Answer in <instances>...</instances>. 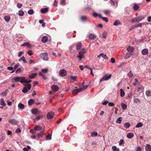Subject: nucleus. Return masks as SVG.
<instances>
[{
  "mask_svg": "<svg viewBox=\"0 0 151 151\" xmlns=\"http://www.w3.org/2000/svg\"><path fill=\"white\" fill-rule=\"evenodd\" d=\"M127 50L128 52H132L134 50V48L132 47L129 46L127 48Z\"/></svg>",
  "mask_w": 151,
  "mask_h": 151,
  "instance_id": "27",
  "label": "nucleus"
},
{
  "mask_svg": "<svg viewBox=\"0 0 151 151\" xmlns=\"http://www.w3.org/2000/svg\"><path fill=\"white\" fill-rule=\"evenodd\" d=\"M28 54L30 56H31L33 54V53L31 50H29L27 52Z\"/></svg>",
  "mask_w": 151,
  "mask_h": 151,
  "instance_id": "57",
  "label": "nucleus"
},
{
  "mask_svg": "<svg viewBox=\"0 0 151 151\" xmlns=\"http://www.w3.org/2000/svg\"><path fill=\"white\" fill-rule=\"evenodd\" d=\"M18 15L19 16H22L24 14V12L22 10H19L18 11Z\"/></svg>",
  "mask_w": 151,
  "mask_h": 151,
  "instance_id": "39",
  "label": "nucleus"
},
{
  "mask_svg": "<svg viewBox=\"0 0 151 151\" xmlns=\"http://www.w3.org/2000/svg\"><path fill=\"white\" fill-rule=\"evenodd\" d=\"M124 140L123 139L120 140V142H119V145L120 146H123Z\"/></svg>",
  "mask_w": 151,
  "mask_h": 151,
  "instance_id": "52",
  "label": "nucleus"
},
{
  "mask_svg": "<svg viewBox=\"0 0 151 151\" xmlns=\"http://www.w3.org/2000/svg\"><path fill=\"white\" fill-rule=\"evenodd\" d=\"M134 136V134L132 133H129L127 135V137L128 138H131Z\"/></svg>",
  "mask_w": 151,
  "mask_h": 151,
  "instance_id": "24",
  "label": "nucleus"
},
{
  "mask_svg": "<svg viewBox=\"0 0 151 151\" xmlns=\"http://www.w3.org/2000/svg\"><path fill=\"white\" fill-rule=\"evenodd\" d=\"M134 102L136 104L139 103L141 102L140 100L138 99L135 98L134 99Z\"/></svg>",
  "mask_w": 151,
  "mask_h": 151,
  "instance_id": "33",
  "label": "nucleus"
},
{
  "mask_svg": "<svg viewBox=\"0 0 151 151\" xmlns=\"http://www.w3.org/2000/svg\"><path fill=\"white\" fill-rule=\"evenodd\" d=\"M4 18L5 20L7 22H9L10 19V17L9 16L7 15L5 16L4 17Z\"/></svg>",
  "mask_w": 151,
  "mask_h": 151,
  "instance_id": "23",
  "label": "nucleus"
},
{
  "mask_svg": "<svg viewBox=\"0 0 151 151\" xmlns=\"http://www.w3.org/2000/svg\"><path fill=\"white\" fill-rule=\"evenodd\" d=\"M59 75L61 76H66L67 75V72L65 70H61L59 71Z\"/></svg>",
  "mask_w": 151,
  "mask_h": 151,
  "instance_id": "9",
  "label": "nucleus"
},
{
  "mask_svg": "<svg viewBox=\"0 0 151 151\" xmlns=\"http://www.w3.org/2000/svg\"><path fill=\"white\" fill-rule=\"evenodd\" d=\"M43 115L39 116H37V118H36V119H34V120L35 122L36 121H38L40 119H43Z\"/></svg>",
  "mask_w": 151,
  "mask_h": 151,
  "instance_id": "25",
  "label": "nucleus"
},
{
  "mask_svg": "<svg viewBox=\"0 0 151 151\" xmlns=\"http://www.w3.org/2000/svg\"><path fill=\"white\" fill-rule=\"evenodd\" d=\"M82 91L80 89H75L73 90L72 91V94L73 95H76L77 93Z\"/></svg>",
  "mask_w": 151,
  "mask_h": 151,
  "instance_id": "8",
  "label": "nucleus"
},
{
  "mask_svg": "<svg viewBox=\"0 0 151 151\" xmlns=\"http://www.w3.org/2000/svg\"><path fill=\"white\" fill-rule=\"evenodd\" d=\"M24 53V52L22 51H20L19 52L18 56L19 57H20L21 55Z\"/></svg>",
  "mask_w": 151,
  "mask_h": 151,
  "instance_id": "64",
  "label": "nucleus"
},
{
  "mask_svg": "<svg viewBox=\"0 0 151 151\" xmlns=\"http://www.w3.org/2000/svg\"><path fill=\"white\" fill-rule=\"evenodd\" d=\"M91 135L92 136H97L98 134L96 132H93L91 133Z\"/></svg>",
  "mask_w": 151,
  "mask_h": 151,
  "instance_id": "62",
  "label": "nucleus"
},
{
  "mask_svg": "<svg viewBox=\"0 0 151 151\" xmlns=\"http://www.w3.org/2000/svg\"><path fill=\"white\" fill-rule=\"evenodd\" d=\"M96 38V36L93 34H90L89 36L90 40H94Z\"/></svg>",
  "mask_w": 151,
  "mask_h": 151,
  "instance_id": "21",
  "label": "nucleus"
},
{
  "mask_svg": "<svg viewBox=\"0 0 151 151\" xmlns=\"http://www.w3.org/2000/svg\"><path fill=\"white\" fill-rule=\"evenodd\" d=\"M145 23H139L138 24H137L136 25H135V27H141L142 24H145Z\"/></svg>",
  "mask_w": 151,
  "mask_h": 151,
  "instance_id": "44",
  "label": "nucleus"
},
{
  "mask_svg": "<svg viewBox=\"0 0 151 151\" xmlns=\"http://www.w3.org/2000/svg\"><path fill=\"white\" fill-rule=\"evenodd\" d=\"M23 68H20L18 69L16 71V73H19L21 72Z\"/></svg>",
  "mask_w": 151,
  "mask_h": 151,
  "instance_id": "56",
  "label": "nucleus"
},
{
  "mask_svg": "<svg viewBox=\"0 0 151 151\" xmlns=\"http://www.w3.org/2000/svg\"><path fill=\"white\" fill-rule=\"evenodd\" d=\"M51 139V135L50 134H49L48 135L46 136V140H49Z\"/></svg>",
  "mask_w": 151,
  "mask_h": 151,
  "instance_id": "45",
  "label": "nucleus"
},
{
  "mask_svg": "<svg viewBox=\"0 0 151 151\" xmlns=\"http://www.w3.org/2000/svg\"><path fill=\"white\" fill-rule=\"evenodd\" d=\"M130 126V124L128 123H125L124 126L126 129L128 128Z\"/></svg>",
  "mask_w": 151,
  "mask_h": 151,
  "instance_id": "43",
  "label": "nucleus"
},
{
  "mask_svg": "<svg viewBox=\"0 0 151 151\" xmlns=\"http://www.w3.org/2000/svg\"><path fill=\"white\" fill-rule=\"evenodd\" d=\"M34 101L33 99H30L28 102V104L29 106H30L34 104Z\"/></svg>",
  "mask_w": 151,
  "mask_h": 151,
  "instance_id": "22",
  "label": "nucleus"
},
{
  "mask_svg": "<svg viewBox=\"0 0 151 151\" xmlns=\"http://www.w3.org/2000/svg\"><path fill=\"white\" fill-rule=\"evenodd\" d=\"M82 47V43L81 42H78L73 44L71 47V50L76 49L77 50H80Z\"/></svg>",
  "mask_w": 151,
  "mask_h": 151,
  "instance_id": "3",
  "label": "nucleus"
},
{
  "mask_svg": "<svg viewBox=\"0 0 151 151\" xmlns=\"http://www.w3.org/2000/svg\"><path fill=\"white\" fill-rule=\"evenodd\" d=\"M100 18H101L102 19V20L105 21L106 22H107L108 21V20L107 17H103L101 16H100Z\"/></svg>",
  "mask_w": 151,
  "mask_h": 151,
  "instance_id": "42",
  "label": "nucleus"
},
{
  "mask_svg": "<svg viewBox=\"0 0 151 151\" xmlns=\"http://www.w3.org/2000/svg\"><path fill=\"white\" fill-rule=\"evenodd\" d=\"M28 13L29 14L32 15L33 14L34 11L32 9H30L28 11Z\"/></svg>",
  "mask_w": 151,
  "mask_h": 151,
  "instance_id": "51",
  "label": "nucleus"
},
{
  "mask_svg": "<svg viewBox=\"0 0 151 151\" xmlns=\"http://www.w3.org/2000/svg\"><path fill=\"white\" fill-rule=\"evenodd\" d=\"M18 107L19 108H20V109H22L24 108V104L19 103V104H18Z\"/></svg>",
  "mask_w": 151,
  "mask_h": 151,
  "instance_id": "32",
  "label": "nucleus"
},
{
  "mask_svg": "<svg viewBox=\"0 0 151 151\" xmlns=\"http://www.w3.org/2000/svg\"><path fill=\"white\" fill-rule=\"evenodd\" d=\"M145 17L144 15L139 16L136 17V18H134L132 19V23H136L138 22L143 19L145 18Z\"/></svg>",
  "mask_w": 151,
  "mask_h": 151,
  "instance_id": "4",
  "label": "nucleus"
},
{
  "mask_svg": "<svg viewBox=\"0 0 151 151\" xmlns=\"http://www.w3.org/2000/svg\"><path fill=\"white\" fill-rule=\"evenodd\" d=\"M32 113L34 114H36L39 113L37 109H33L31 110Z\"/></svg>",
  "mask_w": 151,
  "mask_h": 151,
  "instance_id": "18",
  "label": "nucleus"
},
{
  "mask_svg": "<svg viewBox=\"0 0 151 151\" xmlns=\"http://www.w3.org/2000/svg\"><path fill=\"white\" fill-rule=\"evenodd\" d=\"M111 77V76H104L103 77V78L100 79V82H101L103 81L104 80H109V79H110Z\"/></svg>",
  "mask_w": 151,
  "mask_h": 151,
  "instance_id": "11",
  "label": "nucleus"
},
{
  "mask_svg": "<svg viewBox=\"0 0 151 151\" xmlns=\"http://www.w3.org/2000/svg\"><path fill=\"white\" fill-rule=\"evenodd\" d=\"M22 6V4H21L18 3L17 4V6L18 8H21Z\"/></svg>",
  "mask_w": 151,
  "mask_h": 151,
  "instance_id": "63",
  "label": "nucleus"
},
{
  "mask_svg": "<svg viewBox=\"0 0 151 151\" xmlns=\"http://www.w3.org/2000/svg\"><path fill=\"white\" fill-rule=\"evenodd\" d=\"M87 19V17L86 16H82L81 17V19L82 21H84Z\"/></svg>",
  "mask_w": 151,
  "mask_h": 151,
  "instance_id": "48",
  "label": "nucleus"
},
{
  "mask_svg": "<svg viewBox=\"0 0 151 151\" xmlns=\"http://www.w3.org/2000/svg\"><path fill=\"white\" fill-rule=\"evenodd\" d=\"M21 46H27L29 48H30L32 47L31 45L29 42L24 43L23 44H22Z\"/></svg>",
  "mask_w": 151,
  "mask_h": 151,
  "instance_id": "15",
  "label": "nucleus"
},
{
  "mask_svg": "<svg viewBox=\"0 0 151 151\" xmlns=\"http://www.w3.org/2000/svg\"><path fill=\"white\" fill-rule=\"evenodd\" d=\"M120 91V96L122 97H123L125 95V93L123 89H121Z\"/></svg>",
  "mask_w": 151,
  "mask_h": 151,
  "instance_id": "31",
  "label": "nucleus"
},
{
  "mask_svg": "<svg viewBox=\"0 0 151 151\" xmlns=\"http://www.w3.org/2000/svg\"><path fill=\"white\" fill-rule=\"evenodd\" d=\"M51 88L52 90H53V91L55 92L57 91L58 89H59V87L58 86L55 85L52 86Z\"/></svg>",
  "mask_w": 151,
  "mask_h": 151,
  "instance_id": "13",
  "label": "nucleus"
},
{
  "mask_svg": "<svg viewBox=\"0 0 151 151\" xmlns=\"http://www.w3.org/2000/svg\"><path fill=\"white\" fill-rule=\"evenodd\" d=\"M138 83V81L137 79H135L134 80L133 84L134 85H136Z\"/></svg>",
  "mask_w": 151,
  "mask_h": 151,
  "instance_id": "59",
  "label": "nucleus"
},
{
  "mask_svg": "<svg viewBox=\"0 0 151 151\" xmlns=\"http://www.w3.org/2000/svg\"><path fill=\"white\" fill-rule=\"evenodd\" d=\"M100 55H101V57H102L105 59L107 60L108 58V57L106 56V55L105 54H104V53H100Z\"/></svg>",
  "mask_w": 151,
  "mask_h": 151,
  "instance_id": "26",
  "label": "nucleus"
},
{
  "mask_svg": "<svg viewBox=\"0 0 151 151\" xmlns=\"http://www.w3.org/2000/svg\"><path fill=\"white\" fill-rule=\"evenodd\" d=\"M88 87V85H86L84 86L83 87L79 89H81V91H83L86 89H87Z\"/></svg>",
  "mask_w": 151,
  "mask_h": 151,
  "instance_id": "41",
  "label": "nucleus"
},
{
  "mask_svg": "<svg viewBox=\"0 0 151 151\" xmlns=\"http://www.w3.org/2000/svg\"><path fill=\"white\" fill-rule=\"evenodd\" d=\"M54 112H50L47 113L46 117L47 119H53L54 117Z\"/></svg>",
  "mask_w": 151,
  "mask_h": 151,
  "instance_id": "7",
  "label": "nucleus"
},
{
  "mask_svg": "<svg viewBox=\"0 0 151 151\" xmlns=\"http://www.w3.org/2000/svg\"><path fill=\"white\" fill-rule=\"evenodd\" d=\"M44 131L42 130V131H41L40 133L37 134V137L39 138H42L44 134Z\"/></svg>",
  "mask_w": 151,
  "mask_h": 151,
  "instance_id": "12",
  "label": "nucleus"
},
{
  "mask_svg": "<svg viewBox=\"0 0 151 151\" xmlns=\"http://www.w3.org/2000/svg\"><path fill=\"white\" fill-rule=\"evenodd\" d=\"M114 104L112 102H110L108 103V105L110 106H114Z\"/></svg>",
  "mask_w": 151,
  "mask_h": 151,
  "instance_id": "60",
  "label": "nucleus"
},
{
  "mask_svg": "<svg viewBox=\"0 0 151 151\" xmlns=\"http://www.w3.org/2000/svg\"><path fill=\"white\" fill-rule=\"evenodd\" d=\"M132 55V54L131 53H127L125 56V58H130Z\"/></svg>",
  "mask_w": 151,
  "mask_h": 151,
  "instance_id": "47",
  "label": "nucleus"
},
{
  "mask_svg": "<svg viewBox=\"0 0 151 151\" xmlns=\"http://www.w3.org/2000/svg\"><path fill=\"white\" fill-rule=\"evenodd\" d=\"M110 3L111 4L112 6H114L115 5V4L114 2L113 1V0H111L109 1Z\"/></svg>",
  "mask_w": 151,
  "mask_h": 151,
  "instance_id": "54",
  "label": "nucleus"
},
{
  "mask_svg": "<svg viewBox=\"0 0 151 151\" xmlns=\"http://www.w3.org/2000/svg\"><path fill=\"white\" fill-rule=\"evenodd\" d=\"M122 117L119 118L118 119H117V120H116V123L120 124L122 120Z\"/></svg>",
  "mask_w": 151,
  "mask_h": 151,
  "instance_id": "36",
  "label": "nucleus"
},
{
  "mask_svg": "<svg viewBox=\"0 0 151 151\" xmlns=\"http://www.w3.org/2000/svg\"><path fill=\"white\" fill-rule=\"evenodd\" d=\"M48 70L47 68L43 69L42 70V72L43 73H46L47 72Z\"/></svg>",
  "mask_w": 151,
  "mask_h": 151,
  "instance_id": "49",
  "label": "nucleus"
},
{
  "mask_svg": "<svg viewBox=\"0 0 151 151\" xmlns=\"http://www.w3.org/2000/svg\"><path fill=\"white\" fill-rule=\"evenodd\" d=\"M30 149V146H27V147H24L23 149V151H28V150Z\"/></svg>",
  "mask_w": 151,
  "mask_h": 151,
  "instance_id": "38",
  "label": "nucleus"
},
{
  "mask_svg": "<svg viewBox=\"0 0 151 151\" xmlns=\"http://www.w3.org/2000/svg\"><path fill=\"white\" fill-rule=\"evenodd\" d=\"M48 11V8H42L41 9L40 11L42 13H45Z\"/></svg>",
  "mask_w": 151,
  "mask_h": 151,
  "instance_id": "20",
  "label": "nucleus"
},
{
  "mask_svg": "<svg viewBox=\"0 0 151 151\" xmlns=\"http://www.w3.org/2000/svg\"><path fill=\"white\" fill-rule=\"evenodd\" d=\"M112 150L113 151H119V149L116 147L115 146H113L112 147Z\"/></svg>",
  "mask_w": 151,
  "mask_h": 151,
  "instance_id": "34",
  "label": "nucleus"
},
{
  "mask_svg": "<svg viewBox=\"0 0 151 151\" xmlns=\"http://www.w3.org/2000/svg\"><path fill=\"white\" fill-rule=\"evenodd\" d=\"M93 15L94 17H99L100 18V16H101V15L100 14H98L96 12L93 13Z\"/></svg>",
  "mask_w": 151,
  "mask_h": 151,
  "instance_id": "40",
  "label": "nucleus"
},
{
  "mask_svg": "<svg viewBox=\"0 0 151 151\" xmlns=\"http://www.w3.org/2000/svg\"><path fill=\"white\" fill-rule=\"evenodd\" d=\"M76 76H71L70 78V79L73 80V81H75L76 78Z\"/></svg>",
  "mask_w": 151,
  "mask_h": 151,
  "instance_id": "61",
  "label": "nucleus"
},
{
  "mask_svg": "<svg viewBox=\"0 0 151 151\" xmlns=\"http://www.w3.org/2000/svg\"><path fill=\"white\" fill-rule=\"evenodd\" d=\"M35 130H39L41 129V127L38 126H36L34 127Z\"/></svg>",
  "mask_w": 151,
  "mask_h": 151,
  "instance_id": "46",
  "label": "nucleus"
},
{
  "mask_svg": "<svg viewBox=\"0 0 151 151\" xmlns=\"http://www.w3.org/2000/svg\"><path fill=\"white\" fill-rule=\"evenodd\" d=\"M60 3L61 5H65L66 4L65 0H62L61 1Z\"/></svg>",
  "mask_w": 151,
  "mask_h": 151,
  "instance_id": "50",
  "label": "nucleus"
},
{
  "mask_svg": "<svg viewBox=\"0 0 151 151\" xmlns=\"http://www.w3.org/2000/svg\"><path fill=\"white\" fill-rule=\"evenodd\" d=\"M9 123H11L12 124H18V122L16 119H10L8 121Z\"/></svg>",
  "mask_w": 151,
  "mask_h": 151,
  "instance_id": "10",
  "label": "nucleus"
},
{
  "mask_svg": "<svg viewBox=\"0 0 151 151\" xmlns=\"http://www.w3.org/2000/svg\"><path fill=\"white\" fill-rule=\"evenodd\" d=\"M41 41L43 43H45L48 41V38L47 36H43L42 39Z\"/></svg>",
  "mask_w": 151,
  "mask_h": 151,
  "instance_id": "16",
  "label": "nucleus"
},
{
  "mask_svg": "<svg viewBox=\"0 0 151 151\" xmlns=\"http://www.w3.org/2000/svg\"><path fill=\"white\" fill-rule=\"evenodd\" d=\"M132 92H131L129 93V94L128 95L127 99H129L130 98H131V96H132Z\"/></svg>",
  "mask_w": 151,
  "mask_h": 151,
  "instance_id": "58",
  "label": "nucleus"
},
{
  "mask_svg": "<svg viewBox=\"0 0 151 151\" xmlns=\"http://www.w3.org/2000/svg\"><path fill=\"white\" fill-rule=\"evenodd\" d=\"M145 150L146 151H151V146L148 144H146L145 145Z\"/></svg>",
  "mask_w": 151,
  "mask_h": 151,
  "instance_id": "17",
  "label": "nucleus"
},
{
  "mask_svg": "<svg viewBox=\"0 0 151 151\" xmlns=\"http://www.w3.org/2000/svg\"><path fill=\"white\" fill-rule=\"evenodd\" d=\"M110 12V11L109 10H105L104 11V13L106 15H108Z\"/></svg>",
  "mask_w": 151,
  "mask_h": 151,
  "instance_id": "55",
  "label": "nucleus"
},
{
  "mask_svg": "<svg viewBox=\"0 0 151 151\" xmlns=\"http://www.w3.org/2000/svg\"><path fill=\"white\" fill-rule=\"evenodd\" d=\"M21 60H22L23 61L24 63H27V62L24 56H22L21 58Z\"/></svg>",
  "mask_w": 151,
  "mask_h": 151,
  "instance_id": "53",
  "label": "nucleus"
},
{
  "mask_svg": "<svg viewBox=\"0 0 151 151\" xmlns=\"http://www.w3.org/2000/svg\"><path fill=\"white\" fill-rule=\"evenodd\" d=\"M11 81L13 83L20 82L21 83H29L31 82V80H29L28 81L27 80L25 79V78L24 77H17L13 78L12 79Z\"/></svg>",
  "mask_w": 151,
  "mask_h": 151,
  "instance_id": "1",
  "label": "nucleus"
},
{
  "mask_svg": "<svg viewBox=\"0 0 151 151\" xmlns=\"http://www.w3.org/2000/svg\"><path fill=\"white\" fill-rule=\"evenodd\" d=\"M40 58L45 60L47 61L49 59L48 55L47 53H42L40 54L39 55Z\"/></svg>",
  "mask_w": 151,
  "mask_h": 151,
  "instance_id": "5",
  "label": "nucleus"
},
{
  "mask_svg": "<svg viewBox=\"0 0 151 151\" xmlns=\"http://www.w3.org/2000/svg\"><path fill=\"white\" fill-rule=\"evenodd\" d=\"M121 106L122 109L123 110H125L127 108V105L124 103H122Z\"/></svg>",
  "mask_w": 151,
  "mask_h": 151,
  "instance_id": "35",
  "label": "nucleus"
},
{
  "mask_svg": "<svg viewBox=\"0 0 151 151\" xmlns=\"http://www.w3.org/2000/svg\"><path fill=\"white\" fill-rule=\"evenodd\" d=\"M148 53V50L147 49H144L142 51V54L143 55H145Z\"/></svg>",
  "mask_w": 151,
  "mask_h": 151,
  "instance_id": "14",
  "label": "nucleus"
},
{
  "mask_svg": "<svg viewBox=\"0 0 151 151\" xmlns=\"http://www.w3.org/2000/svg\"><path fill=\"white\" fill-rule=\"evenodd\" d=\"M143 124L142 122L139 123L137 124L136 127V128H139V127H142Z\"/></svg>",
  "mask_w": 151,
  "mask_h": 151,
  "instance_id": "37",
  "label": "nucleus"
},
{
  "mask_svg": "<svg viewBox=\"0 0 151 151\" xmlns=\"http://www.w3.org/2000/svg\"><path fill=\"white\" fill-rule=\"evenodd\" d=\"M133 9L134 11H136L139 8V6L136 4H134L133 6Z\"/></svg>",
  "mask_w": 151,
  "mask_h": 151,
  "instance_id": "19",
  "label": "nucleus"
},
{
  "mask_svg": "<svg viewBox=\"0 0 151 151\" xmlns=\"http://www.w3.org/2000/svg\"><path fill=\"white\" fill-rule=\"evenodd\" d=\"M1 104L2 106H5L6 104L4 102V99L3 98H1L0 100Z\"/></svg>",
  "mask_w": 151,
  "mask_h": 151,
  "instance_id": "30",
  "label": "nucleus"
},
{
  "mask_svg": "<svg viewBox=\"0 0 151 151\" xmlns=\"http://www.w3.org/2000/svg\"><path fill=\"white\" fill-rule=\"evenodd\" d=\"M86 48H83L79 52L77 57L78 58L79 61H81L82 58H85L84 55L86 53Z\"/></svg>",
  "mask_w": 151,
  "mask_h": 151,
  "instance_id": "2",
  "label": "nucleus"
},
{
  "mask_svg": "<svg viewBox=\"0 0 151 151\" xmlns=\"http://www.w3.org/2000/svg\"><path fill=\"white\" fill-rule=\"evenodd\" d=\"M145 94L147 96H151V91L150 90H148L147 91Z\"/></svg>",
  "mask_w": 151,
  "mask_h": 151,
  "instance_id": "29",
  "label": "nucleus"
},
{
  "mask_svg": "<svg viewBox=\"0 0 151 151\" xmlns=\"http://www.w3.org/2000/svg\"><path fill=\"white\" fill-rule=\"evenodd\" d=\"M121 24V22L119 20H117L114 23L113 25L116 26Z\"/></svg>",
  "mask_w": 151,
  "mask_h": 151,
  "instance_id": "28",
  "label": "nucleus"
},
{
  "mask_svg": "<svg viewBox=\"0 0 151 151\" xmlns=\"http://www.w3.org/2000/svg\"><path fill=\"white\" fill-rule=\"evenodd\" d=\"M31 84L28 83L25 85V87L23 88L22 92L23 93H26L28 92V90H30L31 89Z\"/></svg>",
  "mask_w": 151,
  "mask_h": 151,
  "instance_id": "6",
  "label": "nucleus"
}]
</instances>
